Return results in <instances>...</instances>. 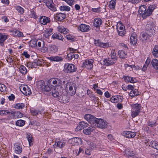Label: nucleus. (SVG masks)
Instances as JSON below:
<instances>
[{"label":"nucleus","mask_w":158,"mask_h":158,"mask_svg":"<svg viewBox=\"0 0 158 158\" xmlns=\"http://www.w3.org/2000/svg\"><path fill=\"white\" fill-rule=\"evenodd\" d=\"M154 24L152 22L147 23L145 31L141 33L140 34V40L144 43L151 41L152 40L151 36L154 32Z\"/></svg>","instance_id":"obj_1"},{"label":"nucleus","mask_w":158,"mask_h":158,"mask_svg":"<svg viewBox=\"0 0 158 158\" xmlns=\"http://www.w3.org/2000/svg\"><path fill=\"white\" fill-rule=\"evenodd\" d=\"M76 85L74 83L71 82L66 84V89H67L69 94L71 96L74 95L76 93Z\"/></svg>","instance_id":"obj_2"},{"label":"nucleus","mask_w":158,"mask_h":158,"mask_svg":"<svg viewBox=\"0 0 158 158\" xmlns=\"http://www.w3.org/2000/svg\"><path fill=\"white\" fill-rule=\"evenodd\" d=\"M75 66L72 64H65L64 66V71L67 73H72L77 71Z\"/></svg>","instance_id":"obj_3"},{"label":"nucleus","mask_w":158,"mask_h":158,"mask_svg":"<svg viewBox=\"0 0 158 158\" xmlns=\"http://www.w3.org/2000/svg\"><path fill=\"white\" fill-rule=\"evenodd\" d=\"M141 107V105L139 104L136 103L132 105L131 114L132 117L135 118L139 114Z\"/></svg>","instance_id":"obj_4"},{"label":"nucleus","mask_w":158,"mask_h":158,"mask_svg":"<svg viewBox=\"0 0 158 158\" xmlns=\"http://www.w3.org/2000/svg\"><path fill=\"white\" fill-rule=\"evenodd\" d=\"M38 84L39 85L42 89L46 92H49L51 90L52 87V85H50L49 83L48 85H45L43 81H39Z\"/></svg>","instance_id":"obj_5"},{"label":"nucleus","mask_w":158,"mask_h":158,"mask_svg":"<svg viewBox=\"0 0 158 158\" xmlns=\"http://www.w3.org/2000/svg\"><path fill=\"white\" fill-rule=\"evenodd\" d=\"M95 126L101 129H105L107 127V123L103 119L98 118Z\"/></svg>","instance_id":"obj_6"},{"label":"nucleus","mask_w":158,"mask_h":158,"mask_svg":"<svg viewBox=\"0 0 158 158\" xmlns=\"http://www.w3.org/2000/svg\"><path fill=\"white\" fill-rule=\"evenodd\" d=\"M147 7L145 5L141 6L139 7V13L142 15V16L143 19H146L148 16Z\"/></svg>","instance_id":"obj_7"},{"label":"nucleus","mask_w":158,"mask_h":158,"mask_svg":"<svg viewBox=\"0 0 158 158\" xmlns=\"http://www.w3.org/2000/svg\"><path fill=\"white\" fill-rule=\"evenodd\" d=\"M57 99L60 102L64 103H67L69 101V98L66 94L64 93H62Z\"/></svg>","instance_id":"obj_8"},{"label":"nucleus","mask_w":158,"mask_h":158,"mask_svg":"<svg viewBox=\"0 0 158 158\" xmlns=\"http://www.w3.org/2000/svg\"><path fill=\"white\" fill-rule=\"evenodd\" d=\"M44 2L45 3L46 6L53 11L56 10V8L54 6L52 0H43Z\"/></svg>","instance_id":"obj_9"},{"label":"nucleus","mask_w":158,"mask_h":158,"mask_svg":"<svg viewBox=\"0 0 158 158\" xmlns=\"http://www.w3.org/2000/svg\"><path fill=\"white\" fill-rule=\"evenodd\" d=\"M94 43L96 46L100 47L101 48H106L109 46V44L108 43H103L100 40H94Z\"/></svg>","instance_id":"obj_10"},{"label":"nucleus","mask_w":158,"mask_h":158,"mask_svg":"<svg viewBox=\"0 0 158 158\" xmlns=\"http://www.w3.org/2000/svg\"><path fill=\"white\" fill-rule=\"evenodd\" d=\"M114 59V58L112 59L111 57L106 59L103 60V64L107 66L113 65L117 61Z\"/></svg>","instance_id":"obj_11"},{"label":"nucleus","mask_w":158,"mask_h":158,"mask_svg":"<svg viewBox=\"0 0 158 158\" xmlns=\"http://www.w3.org/2000/svg\"><path fill=\"white\" fill-rule=\"evenodd\" d=\"M136 133L130 131H124L123 133V135L127 138H131L135 137Z\"/></svg>","instance_id":"obj_12"},{"label":"nucleus","mask_w":158,"mask_h":158,"mask_svg":"<svg viewBox=\"0 0 158 158\" xmlns=\"http://www.w3.org/2000/svg\"><path fill=\"white\" fill-rule=\"evenodd\" d=\"M89 126V124L86 123L84 121H81L80 122L79 125L76 128V130H81L84 128L87 127Z\"/></svg>","instance_id":"obj_13"},{"label":"nucleus","mask_w":158,"mask_h":158,"mask_svg":"<svg viewBox=\"0 0 158 158\" xmlns=\"http://www.w3.org/2000/svg\"><path fill=\"white\" fill-rule=\"evenodd\" d=\"M49 81L56 85H60L62 84V81L58 78H52L50 79Z\"/></svg>","instance_id":"obj_14"},{"label":"nucleus","mask_w":158,"mask_h":158,"mask_svg":"<svg viewBox=\"0 0 158 158\" xmlns=\"http://www.w3.org/2000/svg\"><path fill=\"white\" fill-rule=\"evenodd\" d=\"M130 43L133 45H135L137 41V37L136 34L133 33L131 34L130 38Z\"/></svg>","instance_id":"obj_15"},{"label":"nucleus","mask_w":158,"mask_h":158,"mask_svg":"<svg viewBox=\"0 0 158 158\" xmlns=\"http://www.w3.org/2000/svg\"><path fill=\"white\" fill-rule=\"evenodd\" d=\"M66 15L65 14L59 13H56L55 18L56 19H57L58 21H61L66 18Z\"/></svg>","instance_id":"obj_16"},{"label":"nucleus","mask_w":158,"mask_h":158,"mask_svg":"<svg viewBox=\"0 0 158 158\" xmlns=\"http://www.w3.org/2000/svg\"><path fill=\"white\" fill-rule=\"evenodd\" d=\"M13 148L14 149V152L17 154H19L22 152V148L21 147L18 145V144H15L14 145Z\"/></svg>","instance_id":"obj_17"},{"label":"nucleus","mask_w":158,"mask_h":158,"mask_svg":"<svg viewBox=\"0 0 158 158\" xmlns=\"http://www.w3.org/2000/svg\"><path fill=\"white\" fill-rule=\"evenodd\" d=\"M80 30L82 32H85L90 30V27L85 24H81L79 26Z\"/></svg>","instance_id":"obj_18"},{"label":"nucleus","mask_w":158,"mask_h":158,"mask_svg":"<svg viewBox=\"0 0 158 158\" xmlns=\"http://www.w3.org/2000/svg\"><path fill=\"white\" fill-rule=\"evenodd\" d=\"M93 64L91 61H85L82 64V67H85L90 69H91L93 68Z\"/></svg>","instance_id":"obj_19"},{"label":"nucleus","mask_w":158,"mask_h":158,"mask_svg":"<svg viewBox=\"0 0 158 158\" xmlns=\"http://www.w3.org/2000/svg\"><path fill=\"white\" fill-rule=\"evenodd\" d=\"M50 21V18L46 16H42L40 18V22L43 25H45Z\"/></svg>","instance_id":"obj_20"},{"label":"nucleus","mask_w":158,"mask_h":158,"mask_svg":"<svg viewBox=\"0 0 158 158\" xmlns=\"http://www.w3.org/2000/svg\"><path fill=\"white\" fill-rule=\"evenodd\" d=\"M48 59L51 61L56 62L61 61L63 60V58L59 56H51L48 58Z\"/></svg>","instance_id":"obj_21"},{"label":"nucleus","mask_w":158,"mask_h":158,"mask_svg":"<svg viewBox=\"0 0 158 158\" xmlns=\"http://www.w3.org/2000/svg\"><path fill=\"white\" fill-rule=\"evenodd\" d=\"M11 114L13 115L15 118H21L23 117V114L19 111L13 112L11 111Z\"/></svg>","instance_id":"obj_22"},{"label":"nucleus","mask_w":158,"mask_h":158,"mask_svg":"<svg viewBox=\"0 0 158 158\" xmlns=\"http://www.w3.org/2000/svg\"><path fill=\"white\" fill-rule=\"evenodd\" d=\"M102 23V20L100 18L95 19L94 20V26L97 28H99Z\"/></svg>","instance_id":"obj_23"},{"label":"nucleus","mask_w":158,"mask_h":158,"mask_svg":"<svg viewBox=\"0 0 158 158\" xmlns=\"http://www.w3.org/2000/svg\"><path fill=\"white\" fill-rule=\"evenodd\" d=\"M156 6L155 5H152L149 6L147 9V15L148 16H149L152 14L153 10L156 8Z\"/></svg>","instance_id":"obj_24"},{"label":"nucleus","mask_w":158,"mask_h":158,"mask_svg":"<svg viewBox=\"0 0 158 158\" xmlns=\"http://www.w3.org/2000/svg\"><path fill=\"white\" fill-rule=\"evenodd\" d=\"M48 49L51 52L55 53L58 51V47L55 45H51L48 46Z\"/></svg>","instance_id":"obj_25"},{"label":"nucleus","mask_w":158,"mask_h":158,"mask_svg":"<svg viewBox=\"0 0 158 158\" xmlns=\"http://www.w3.org/2000/svg\"><path fill=\"white\" fill-rule=\"evenodd\" d=\"M11 32L14 36H18L21 37L23 36V33L18 30H14L11 31Z\"/></svg>","instance_id":"obj_26"},{"label":"nucleus","mask_w":158,"mask_h":158,"mask_svg":"<svg viewBox=\"0 0 158 158\" xmlns=\"http://www.w3.org/2000/svg\"><path fill=\"white\" fill-rule=\"evenodd\" d=\"M139 94V92L137 89H134L130 93L129 95L132 98L138 96Z\"/></svg>","instance_id":"obj_27"},{"label":"nucleus","mask_w":158,"mask_h":158,"mask_svg":"<svg viewBox=\"0 0 158 158\" xmlns=\"http://www.w3.org/2000/svg\"><path fill=\"white\" fill-rule=\"evenodd\" d=\"M52 37L54 39H56L59 40H63L64 38L62 35L60 33H54L52 35Z\"/></svg>","instance_id":"obj_28"},{"label":"nucleus","mask_w":158,"mask_h":158,"mask_svg":"<svg viewBox=\"0 0 158 158\" xmlns=\"http://www.w3.org/2000/svg\"><path fill=\"white\" fill-rule=\"evenodd\" d=\"M90 99L94 103H96L99 100L98 98L97 97H96L93 94H91L89 95Z\"/></svg>","instance_id":"obj_29"},{"label":"nucleus","mask_w":158,"mask_h":158,"mask_svg":"<svg viewBox=\"0 0 158 158\" xmlns=\"http://www.w3.org/2000/svg\"><path fill=\"white\" fill-rule=\"evenodd\" d=\"M94 130V128L92 127L91 128L90 127H88V129H85L83 130V132L85 134L87 135H89L90 134L91 132L93 131Z\"/></svg>","instance_id":"obj_30"},{"label":"nucleus","mask_w":158,"mask_h":158,"mask_svg":"<svg viewBox=\"0 0 158 158\" xmlns=\"http://www.w3.org/2000/svg\"><path fill=\"white\" fill-rule=\"evenodd\" d=\"M58 28V31L64 34H67L69 31L68 29H67L66 28H64L63 26H59Z\"/></svg>","instance_id":"obj_31"},{"label":"nucleus","mask_w":158,"mask_h":158,"mask_svg":"<svg viewBox=\"0 0 158 158\" xmlns=\"http://www.w3.org/2000/svg\"><path fill=\"white\" fill-rule=\"evenodd\" d=\"M11 110L9 111V110H0V115L2 116H4L7 114L10 115L11 114Z\"/></svg>","instance_id":"obj_32"},{"label":"nucleus","mask_w":158,"mask_h":158,"mask_svg":"<svg viewBox=\"0 0 158 158\" xmlns=\"http://www.w3.org/2000/svg\"><path fill=\"white\" fill-rule=\"evenodd\" d=\"M86 142L89 146V147L91 149H94L96 148V145L93 142L90 141L89 140L87 141Z\"/></svg>","instance_id":"obj_33"},{"label":"nucleus","mask_w":158,"mask_h":158,"mask_svg":"<svg viewBox=\"0 0 158 158\" xmlns=\"http://www.w3.org/2000/svg\"><path fill=\"white\" fill-rule=\"evenodd\" d=\"M38 40L36 39L31 40L29 43L30 45L32 47H34L37 46V42Z\"/></svg>","instance_id":"obj_34"},{"label":"nucleus","mask_w":158,"mask_h":158,"mask_svg":"<svg viewBox=\"0 0 158 158\" xmlns=\"http://www.w3.org/2000/svg\"><path fill=\"white\" fill-rule=\"evenodd\" d=\"M151 64L152 66L156 69H158V60L155 59L152 60Z\"/></svg>","instance_id":"obj_35"},{"label":"nucleus","mask_w":158,"mask_h":158,"mask_svg":"<svg viewBox=\"0 0 158 158\" xmlns=\"http://www.w3.org/2000/svg\"><path fill=\"white\" fill-rule=\"evenodd\" d=\"M152 54L156 57H158V46L156 45L152 51Z\"/></svg>","instance_id":"obj_36"},{"label":"nucleus","mask_w":158,"mask_h":158,"mask_svg":"<svg viewBox=\"0 0 158 158\" xmlns=\"http://www.w3.org/2000/svg\"><path fill=\"white\" fill-rule=\"evenodd\" d=\"M52 29L51 28L45 30V32L44 34V36L46 38H48L49 36L52 34Z\"/></svg>","instance_id":"obj_37"},{"label":"nucleus","mask_w":158,"mask_h":158,"mask_svg":"<svg viewBox=\"0 0 158 158\" xmlns=\"http://www.w3.org/2000/svg\"><path fill=\"white\" fill-rule=\"evenodd\" d=\"M19 69L20 72L23 74L25 75L27 72L26 68L23 65H21Z\"/></svg>","instance_id":"obj_38"},{"label":"nucleus","mask_w":158,"mask_h":158,"mask_svg":"<svg viewBox=\"0 0 158 158\" xmlns=\"http://www.w3.org/2000/svg\"><path fill=\"white\" fill-rule=\"evenodd\" d=\"M116 2V0H112L110 2L109 6L110 9H114L115 8Z\"/></svg>","instance_id":"obj_39"},{"label":"nucleus","mask_w":158,"mask_h":158,"mask_svg":"<svg viewBox=\"0 0 158 158\" xmlns=\"http://www.w3.org/2000/svg\"><path fill=\"white\" fill-rule=\"evenodd\" d=\"M118 54L120 58H125L126 57V54L124 51L122 50L118 52Z\"/></svg>","instance_id":"obj_40"},{"label":"nucleus","mask_w":158,"mask_h":158,"mask_svg":"<svg viewBox=\"0 0 158 158\" xmlns=\"http://www.w3.org/2000/svg\"><path fill=\"white\" fill-rule=\"evenodd\" d=\"M8 35L0 33V42H4L8 38Z\"/></svg>","instance_id":"obj_41"},{"label":"nucleus","mask_w":158,"mask_h":158,"mask_svg":"<svg viewBox=\"0 0 158 158\" xmlns=\"http://www.w3.org/2000/svg\"><path fill=\"white\" fill-rule=\"evenodd\" d=\"M150 62V59L148 58L142 69L143 71H145L146 70L147 67L148 66V65L149 64Z\"/></svg>","instance_id":"obj_42"},{"label":"nucleus","mask_w":158,"mask_h":158,"mask_svg":"<svg viewBox=\"0 0 158 158\" xmlns=\"http://www.w3.org/2000/svg\"><path fill=\"white\" fill-rule=\"evenodd\" d=\"M28 141L29 142V144L30 146L32 145L33 144V139L31 134L28 135L27 137Z\"/></svg>","instance_id":"obj_43"},{"label":"nucleus","mask_w":158,"mask_h":158,"mask_svg":"<svg viewBox=\"0 0 158 158\" xmlns=\"http://www.w3.org/2000/svg\"><path fill=\"white\" fill-rule=\"evenodd\" d=\"M25 124V121L22 120H19L16 123V125L19 127H22Z\"/></svg>","instance_id":"obj_44"},{"label":"nucleus","mask_w":158,"mask_h":158,"mask_svg":"<svg viewBox=\"0 0 158 158\" xmlns=\"http://www.w3.org/2000/svg\"><path fill=\"white\" fill-rule=\"evenodd\" d=\"M91 120L90 122V123L91 124H92L93 125H94L95 126V124H96V123L97 122L98 120V118H96L95 116L92 115V116H91Z\"/></svg>","instance_id":"obj_45"},{"label":"nucleus","mask_w":158,"mask_h":158,"mask_svg":"<svg viewBox=\"0 0 158 158\" xmlns=\"http://www.w3.org/2000/svg\"><path fill=\"white\" fill-rule=\"evenodd\" d=\"M151 145L153 148L158 150V142L155 141L151 142Z\"/></svg>","instance_id":"obj_46"},{"label":"nucleus","mask_w":158,"mask_h":158,"mask_svg":"<svg viewBox=\"0 0 158 158\" xmlns=\"http://www.w3.org/2000/svg\"><path fill=\"white\" fill-rule=\"evenodd\" d=\"M60 9L61 11H69L70 10V7L67 6H60Z\"/></svg>","instance_id":"obj_47"},{"label":"nucleus","mask_w":158,"mask_h":158,"mask_svg":"<svg viewBox=\"0 0 158 158\" xmlns=\"http://www.w3.org/2000/svg\"><path fill=\"white\" fill-rule=\"evenodd\" d=\"M52 96L54 98H58L60 96H59V93L56 89L52 90Z\"/></svg>","instance_id":"obj_48"},{"label":"nucleus","mask_w":158,"mask_h":158,"mask_svg":"<svg viewBox=\"0 0 158 158\" xmlns=\"http://www.w3.org/2000/svg\"><path fill=\"white\" fill-rule=\"evenodd\" d=\"M16 10L21 14H23L24 12L23 9L20 6H17L16 7Z\"/></svg>","instance_id":"obj_49"},{"label":"nucleus","mask_w":158,"mask_h":158,"mask_svg":"<svg viewBox=\"0 0 158 158\" xmlns=\"http://www.w3.org/2000/svg\"><path fill=\"white\" fill-rule=\"evenodd\" d=\"M118 97L116 96L112 97L110 98V101L113 103H117L118 102Z\"/></svg>","instance_id":"obj_50"},{"label":"nucleus","mask_w":158,"mask_h":158,"mask_svg":"<svg viewBox=\"0 0 158 158\" xmlns=\"http://www.w3.org/2000/svg\"><path fill=\"white\" fill-rule=\"evenodd\" d=\"M92 115L90 114H87L85 115L84 118L89 123L91 120V118H92L91 116Z\"/></svg>","instance_id":"obj_51"},{"label":"nucleus","mask_w":158,"mask_h":158,"mask_svg":"<svg viewBox=\"0 0 158 158\" xmlns=\"http://www.w3.org/2000/svg\"><path fill=\"white\" fill-rule=\"evenodd\" d=\"M56 145L57 146L60 148H62L63 147L65 144V143L63 142H60V141H56Z\"/></svg>","instance_id":"obj_52"},{"label":"nucleus","mask_w":158,"mask_h":158,"mask_svg":"<svg viewBox=\"0 0 158 158\" xmlns=\"http://www.w3.org/2000/svg\"><path fill=\"white\" fill-rule=\"evenodd\" d=\"M6 87L4 85L0 84V91L2 92H5L6 91Z\"/></svg>","instance_id":"obj_53"},{"label":"nucleus","mask_w":158,"mask_h":158,"mask_svg":"<svg viewBox=\"0 0 158 158\" xmlns=\"http://www.w3.org/2000/svg\"><path fill=\"white\" fill-rule=\"evenodd\" d=\"M24 106V105L23 103H18L16 105L15 107V108L22 109Z\"/></svg>","instance_id":"obj_54"},{"label":"nucleus","mask_w":158,"mask_h":158,"mask_svg":"<svg viewBox=\"0 0 158 158\" xmlns=\"http://www.w3.org/2000/svg\"><path fill=\"white\" fill-rule=\"evenodd\" d=\"M30 111L31 114L33 116L37 115L38 114L39 111L35 109H31Z\"/></svg>","instance_id":"obj_55"},{"label":"nucleus","mask_w":158,"mask_h":158,"mask_svg":"<svg viewBox=\"0 0 158 158\" xmlns=\"http://www.w3.org/2000/svg\"><path fill=\"white\" fill-rule=\"evenodd\" d=\"M74 54L73 52H70L68 54L67 56L69 60H71L74 58Z\"/></svg>","instance_id":"obj_56"},{"label":"nucleus","mask_w":158,"mask_h":158,"mask_svg":"<svg viewBox=\"0 0 158 158\" xmlns=\"http://www.w3.org/2000/svg\"><path fill=\"white\" fill-rule=\"evenodd\" d=\"M24 94L27 96V95H30L31 94V89L28 87L27 89H26V91L24 92Z\"/></svg>","instance_id":"obj_57"},{"label":"nucleus","mask_w":158,"mask_h":158,"mask_svg":"<svg viewBox=\"0 0 158 158\" xmlns=\"http://www.w3.org/2000/svg\"><path fill=\"white\" fill-rule=\"evenodd\" d=\"M118 33L119 35L123 36L126 34V31L125 30H118Z\"/></svg>","instance_id":"obj_58"},{"label":"nucleus","mask_w":158,"mask_h":158,"mask_svg":"<svg viewBox=\"0 0 158 158\" xmlns=\"http://www.w3.org/2000/svg\"><path fill=\"white\" fill-rule=\"evenodd\" d=\"M49 49L48 47L47 48L45 46V44L43 45L42 48H41L42 51L43 52H47Z\"/></svg>","instance_id":"obj_59"},{"label":"nucleus","mask_w":158,"mask_h":158,"mask_svg":"<svg viewBox=\"0 0 158 158\" xmlns=\"http://www.w3.org/2000/svg\"><path fill=\"white\" fill-rule=\"evenodd\" d=\"M129 158H138L135 156L134 153L129 152L127 154Z\"/></svg>","instance_id":"obj_60"},{"label":"nucleus","mask_w":158,"mask_h":158,"mask_svg":"<svg viewBox=\"0 0 158 158\" xmlns=\"http://www.w3.org/2000/svg\"><path fill=\"white\" fill-rule=\"evenodd\" d=\"M157 125L156 124V122H153L152 121H149L148 124V125L150 127L155 126Z\"/></svg>","instance_id":"obj_61"},{"label":"nucleus","mask_w":158,"mask_h":158,"mask_svg":"<svg viewBox=\"0 0 158 158\" xmlns=\"http://www.w3.org/2000/svg\"><path fill=\"white\" fill-rule=\"evenodd\" d=\"M131 77L129 76H124V78L125 81L127 83L130 82V81Z\"/></svg>","instance_id":"obj_62"},{"label":"nucleus","mask_w":158,"mask_h":158,"mask_svg":"<svg viewBox=\"0 0 158 158\" xmlns=\"http://www.w3.org/2000/svg\"><path fill=\"white\" fill-rule=\"evenodd\" d=\"M101 8L99 7L96 8H92V11L95 12L99 13L101 11L100 10Z\"/></svg>","instance_id":"obj_63"},{"label":"nucleus","mask_w":158,"mask_h":158,"mask_svg":"<svg viewBox=\"0 0 158 158\" xmlns=\"http://www.w3.org/2000/svg\"><path fill=\"white\" fill-rule=\"evenodd\" d=\"M111 58L112 59H114L115 60H117V59L116 58V54L115 53H114V52H111Z\"/></svg>","instance_id":"obj_64"}]
</instances>
